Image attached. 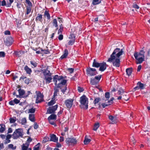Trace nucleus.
<instances>
[{"instance_id":"obj_5","label":"nucleus","mask_w":150,"mask_h":150,"mask_svg":"<svg viewBox=\"0 0 150 150\" xmlns=\"http://www.w3.org/2000/svg\"><path fill=\"white\" fill-rule=\"evenodd\" d=\"M37 98L35 100V103H38L42 102L43 100V95L41 93L40 91H36L35 92Z\"/></svg>"},{"instance_id":"obj_20","label":"nucleus","mask_w":150,"mask_h":150,"mask_svg":"<svg viewBox=\"0 0 150 150\" xmlns=\"http://www.w3.org/2000/svg\"><path fill=\"white\" fill-rule=\"evenodd\" d=\"M68 54V51L67 49H65L64 51L63 54L61 57L60 59H62L64 58H66Z\"/></svg>"},{"instance_id":"obj_48","label":"nucleus","mask_w":150,"mask_h":150,"mask_svg":"<svg viewBox=\"0 0 150 150\" xmlns=\"http://www.w3.org/2000/svg\"><path fill=\"white\" fill-rule=\"evenodd\" d=\"M52 75V74L50 72V71H47V72L44 75L45 76H45H51Z\"/></svg>"},{"instance_id":"obj_56","label":"nucleus","mask_w":150,"mask_h":150,"mask_svg":"<svg viewBox=\"0 0 150 150\" xmlns=\"http://www.w3.org/2000/svg\"><path fill=\"white\" fill-rule=\"evenodd\" d=\"M105 96L106 98L108 99L110 98V93L109 92H107L105 93Z\"/></svg>"},{"instance_id":"obj_43","label":"nucleus","mask_w":150,"mask_h":150,"mask_svg":"<svg viewBox=\"0 0 150 150\" xmlns=\"http://www.w3.org/2000/svg\"><path fill=\"white\" fill-rule=\"evenodd\" d=\"M29 144H27V146H26L24 144H23L22 146V150H27L28 146H29Z\"/></svg>"},{"instance_id":"obj_46","label":"nucleus","mask_w":150,"mask_h":150,"mask_svg":"<svg viewBox=\"0 0 150 150\" xmlns=\"http://www.w3.org/2000/svg\"><path fill=\"white\" fill-rule=\"evenodd\" d=\"M55 102L54 100H52L50 102H48V105L49 106H51L54 104Z\"/></svg>"},{"instance_id":"obj_54","label":"nucleus","mask_w":150,"mask_h":150,"mask_svg":"<svg viewBox=\"0 0 150 150\" xmlns=\"http://www.w3.org/2000/svg\"><path fill=\"white\" fill-rule=\"evenodd\" d=\"M59 35L58 37V39L59 40H61L63 38V36L62 34H59Z\"/></svg>"},{"instance_id":"obj_9","label":"nucleus","mask_w":150,"mask_h":150,"mask_svg":"<svg viewBox=\"0 0 150 150\" xmlns=\"http://www.w3.org/2000/svg\"><path fill=\"white\" fill-rule=\"evenodd\" d=\"M58 105H56L52 107H49L47 110L46 114L54 113L55 111L57 110Z\"/></svg>"},{"instance_id":"obj_29","label":"nucleus","mask_w":150,"mask_h":150,"mask_svg":"<svg viewBox=\"0 0 150 150\" xmlns=\"http://www.w3.org/2000/svg\"><path fill=\"white\" fill-rule=\"evenodd\" d=\"M132 68H127L126 69V72L128 76H129L131 75L132 72Z\"/></svg>"},{"instance_id":"obj_35","label":"nucleus","mask_w":150,"mask_h":150,"mask_svg":"<svg viewBox=\"0 0 150 150\" xmlns=\"http://www.w3.org/2000/svg\"><path fill=\"white\" fill-rule=\"evenodd\" d=\"M19 123L22 125H25L27 123L26 119L25 118H23L19 122Z\"/></svg>"},{"instance_id":"obj_42","label":"nucleus","mask_w":150,"mask_h":150,"mask_svg":"<svg viewBox=\"0 0 150 150\" xmlns=\"http://www.w3.org/2000/svg\"><path fill=\"white\" fill-rule=\"evenodd\" d=\"M30 62L31 64L33 65L34 67H35L37 66L38 64L35 62L31 61Z\"/></svg>"},{"instance_id":"obj_63","label":"nucleus","mask_w":150,"mask_h":150,"mask_svg":"<svg viewBox=\"0 0 150 150\" xmlns=\"http://www.w3.org/2000/svg\"><path fill=\"white\" fill-rule=\"evenodd\" d=\"M5 35H10L11 34L9 30H6L4 32Z\"/></svg>"},{"instance_id":"obj_51","label":"nucleus","mask_w":150,"mask_h":150,"mask_svg":"<svg viewBox=\"0 0 150 150\" xmlns=\"http://www.w3.org/2000/svg\"><path fill=\"white\" fill-rule=\"evenodd\" d=\"M10 122L11 123H14L16 121V118L15 119L13 118H10L9 119Z\"/></svg>"},{"instance_id":"obj_28","label":"nucleus","mask_w":150,"mask_h":150,"mask_svg":"<svg viewBox=\"0 0 150 150\" xmlns=\"http://www.w3.org/2000/svg\"><path fill=\"white\" fill-rule=\"evenodd\" d=\"M91 140L89 139H88L87 136H86L83 141L84 144L85 145L91 142Z\"/></svg>"},{"instance_id":"obj_55","label":"nucleus","mask_w":150,"mask_h":150,"mask_svg":"<svg viewBox=\"0 0 150 150\" xmlns=\"http://www.w3.org/2000/svg\"><path fill=\"white\" fill-rule=\"evenodd\" d=\"M5 54L4 52H0V57H4L5 56Z\"/></svg>"},{"instance_id":"obj_23","label":"nucleus","mask_w":150,"mask_h":150,"mask_svg":"<svg viewBox=\"0 0 150 150\" xmlns=\"http://www.w3.org/2000/svg\"><path fill=\"white\" fill-rule=\"evenodd\" d=\"M71 36L73 38V39L71 40H70L68 42V44L69 45H71L73 44L75 42V36L73 34L71 35Z\"/></svg>"},{"instance_id":"obj_22","label":"nucleus","mask_w":150,"mask_h":150,"mask_svg":"<svg viewBox=\"0 0 150 150\" xmlns=\"http://www.w3.org/2000/svg\"><path fill=\"white\" fill-rule=\"evenodd\" d=\"M98 81L94 78H91L90 81V83L93 85H96L98 83Z\"/></svg>"},{"instance_id":"obj_47","label":"nucleus","mask_w":150,"mask_h":150,"mask_svg":"<svg viewBox=\"0 0 150 150\" xmlns=\"http://www.w3.org/2000/svg\"><path fill=\"white\" fill-rule=\"evenodd\" d=\"M8 147L9 148L11 149H15L16 148V146L14 147H13V145L12 144H9L8 145Z\"/></svg>"},{"instance_id":"obj_27","label":"nucleus","mask_w":150,"mask_h":150,"mask_svg":"<svg viewBox=\"0 0 150 150\" xmlns=\"http://www.w3.org/2000/svg\"><path fill=\"white\" fill-rule=\"evenodd\" d=\"M45 79L46 81V83H49L52 81V78L51 76H45Z\"/></svg>"},{"instance_id":"obj_14","label":"nucleus","mask_w":150,"mask_h":150,"mask_svg":"<svg viewBox=\"0 0 150 150\" xmlns=\"http://www.w3.org/2000/svg\"><path fill=\"white\" fill-rule=\"evenodd\" d=\"M112 62L114 66L117 67H119L120 66V59L119 58H116Z\"/></svg>"},{"instance_id":"obj_12","label":"nucleus","mask_w":150,"mask_h":150,"mask_svg":"<svg viewBox=\"0 0 150 150\" xmlns=\"http://www.w3.org/2000/svg\"><path fill=\"white\" fill-rule=\"evenodd\" d=\"M74 99H67L65 100L64 104L67 108L68 109H70L72 107Z\"/></svg>"},{"instance_id":"obj_15","label":"nucleus","mask_w":150,"mask_h":150,"mask_svg":"<svg viewBox=\"0 0 150 150\" xmlns=\"http://www.w3.org/2000/svg\"><path fill=\"white\" fill-rule=\"evenodd\" d=\"M99 70L101 71H105L107 67V64L105 62H103L100 63V66L99 67Z\"/></svg>"},{"instance_id":"obj_24","label":"nucleus","mask_w":150,"mask_h":150,"mask_svg":"<svg viewBox=\"0 0 150 150\" xmlns=\"http://www.w3.org/2000/svg\"><path fill=\"white\" fill-rule=\"evenodd\" d=\"M24 69L27 74H30L32 71L31 69L29 68L28 66H25L24 67Z\"/></svg>"},{"instance_id":"obj_18","label":"nucleus","mask_w":150,"mask_h":150,"mask_svg":"<svg viewBox=\"0 0 150 150\" xmlns=\"http://www.w3.org/2000/svg\"><path fill=\"white\" fill-rule=\"evenodd\" d=\"M100 63L98 62L95 59L93 60L92 64V67L96 68H98L100 66Z\"/></svg>"},{"instance_id":"obj_37","label":"nucleus","mask_w":150,"mask_h":150,"mask_svg":"<svg viewBox=\"0 0 150 150\" xmlns=\"http://www.w3.org/2000/svg\"><path fill=\"white\" fill-rule=\"evenodd\" d=\"M60 88L61 89L62 92L63 93V94H64L67 89V85H66L65 86H63L62 87H61V88Z\"/></svg>"},{"instance_id":"obj_17","label":"nucleus","mask_w":150,"mask_h":150,"mask_svg":"<svg viewBox=\"0 0 150 150\" xmlns=\"http://www.w3.org/2000/svg\"><path fill=\"white\" fill-rule=\"evenodd\" d=\"M109 119L111 120L112 124H116L117 122V118L115 117H114L112 115H110L109 116Z\"/></svg>"},{"instance_id":"obj_49","label":"nucleus","mask_w":150,"mask_h":150,"mask_svg":"<svg viewBox=\"0 0 150 150\" xmlns=\"http://www.w3.org/2000/svg\"><path fill=\"white\" fill-rule=\"evenodd\" d=\"M77 89L78 91L80 93L83 92L84 90L83 88L80 86L78 87Z\"/></svg>"},{"instance_id":"obj_10","label":"nucleus","mask_w":150,"mask_h":150,"mask_svg":"<svg viewBox=\"0 0 150 150\" xmlns=\"http://www.w3.org/2000/svg\"><path fill=\"white\" fill-rule=\"evenodd\" d=\"M137 64H141V52H135L134 54Z\"/></svg>"},{"instance_id":"obj_7","label":"nucleus","mask_w":150,"mask_h":150,"mask_svg":"<svg viewBox=\"0 0 150 150\" xmlns=\"http://www.w3.org/2000/svg\"><path fill=\"white\" fill-rule=\"evenodd\" d=\"M66 142L69 145H74L76 144L77 143L76 139L73 138H68L66 139Z\"/></svg>"},{"instance_id":"obj_13","label":"nucleus","mask_w":150,"mask_h":150,"mask_svg":"<svg viewBox=\"0 0 150 150\" xmlns=\"http://www.w3.org/2000/svg\"><path fill=\"white\" fill-rule=\"evenodd\" d=\"M63 79V77L62 76H59L57 75H55L53 78V81L55 85L56 86L57 85V81H60Z\"/></svg>"},{"instance_id":"obj_31","label":"nucleus","mask_w":150,"mask_h":150,"mask_svg":"<svg viewBox=\"0 0 150 150\" xmlns=\"http://www.w3.org/2000/svg\"><path fill=\"white\" fill-rule=\"evenodd\" d=\"M29 119L31 121L34 122L35 121L34 115L33 114H30L29 115Z\"/></svg>"},{"instance_id":"obj_38","label":"nucleus","mask_w":150,"mask_h":150,"mask_svg":"<svg viewBox=\"0 0 150 150\" xmlns=\"http://www.w3.org/2000/svg\"><path fill=\"white\" fill-rule=\"evenodd\" d=\"M99 127V124L98 123H97L95 124L93 130L96 131Z\"/></svg>"},{"instance_id":"obj_64","label":"nucleus","mask_w":150,"mask_h":150,"mask_svg":"<svg viewBox=\"0 0 150 150\" xmlns=\"http://www.w3.org/2000/svg\"><path fill=\"white\" fill-rule=\"evenodd\" d=\"M6 5V1L5 0H3L1 2V5L4 6Z\"/></svg>"},{"instance_id":"obj_61","label":"nucleus","mask_w":150,"mask_h":150,"mask_svg":"<svg viewBox=\"0 0 150 150\" xmlns=\"http://www.w3.org/2000/svg\"><path fill=\"white\" fill-rule=\"evenodd\" d=\"M30 81V80L28 78H26V79H25V83L28 84L29 83Z\"/></svg>"},{"instance_id":"obj_39","label":"nucleus","mask_w":150,"mask_h":150,"mask_svg":"<svg viewBox=\"0 0 150 150\" xmlns=\"http://www.w3.org/2000/svg\"><path fill=\"white\" fill-rule=\"evenodd\" d=\"M40 143H38L35 145L33 148V150H39Z\"/></svg>"},{"instance_id":"obj_44","label":"nucleus","mask_w":150,"mask_h":150,"mask_svg":"<svg viewBox=\"0 0 150 150\" xmlns=\"http://www.w3.org/2000/svg\"><path fill=\"white\" fill-rule=\"evenodd\" d=\"M27 12L26 13V14L27 15H28L31 12V7H27Z\"/></svg>"},{"instance_id":"obj_21","label":"nucleus","mask_w":150,"mask_h":150,"mask_svg":"<svg viewBox=\"0 0 150 150\" xmlns=\"http://www.w3.org/2000/svg\"><path fill=\"white\" fill-rule=\"evenodd\" d=\"M50 141L56 142L58 141V138L56 137L55 135L52 134L50 136Z\"/></svg>"},{"instance_id":"obj_41","label":"nucleus","mask_w":150,"mask_h":150,"mask_svg":"<svg viewBox=\"0 0 150 150\" xmlns=\"http://www.w3.org/2000/svg\"><path fill=\"white\" fill-rule=\"evenodd\" d=\"M53 25L55 27H58L57 20L56 19H54L53 20Z\"/></svg>"},{"instance_id":"obj_19","label":"nucleus","mask_w":150,"mask_h":150,"mask_svg":"<svg viewBox=\"0 0 150 150\" xmlns=\"http://www.w3.org/2000/svg\"><path fill=\"white\" fill-rule=\"evenodd\" d=\"M42 15L40 14L39 13H38V14L36 18L35 21L36 22L39 21L41 23H42Z\"/></svg>"},{"instance_id":"obj_30","label":"nucleus","mask_w":150,"mask_h":150,"mask_svg":"<svg viewBox=\"0 0 150 150\" xmlns=\"http://www.w3.org/2000/svg\"><path fill=\"white\" fill-rule=\"evenodd\" d=\"M145 52L143 50H141V63L145 60Z\"/></svg>"},{"instance_id":"obj_52","label":"nucleus","mask_w":150,"mask_h":150,"mask_svg":"<svg viewBox=\"0 0 150 150\" xmlns=\"http://www.w3.org/2000/svg\"><path fill=\"white\" fill-rule=\"evenodd\" d=\"M41 51H45V52H44V54H49L50 53V52L48 50V49H47V50H45V49H44V50H43V49H42V48H41Z\"/></svg>"},{"instance_id":"obj_58","label":"nucleus","mask_w":150,"mask_h":150,"mask_svg":"<svg viewBox=\"0 0 150 150\" xmlns=\"http://www.w3.org/2000/svg\"><path fill=\"white\" fill-rule=\"evenodd\" d=\"M63 31V29H62V28H59V29L58 30V34H62V33Z\"/></svg>"},{"instance_id":"obj_6","label":"nucleus","mask_w":150,"mask_h":150,"mask_svg":"<svg viewBox=\"0 0 150 150\" xmlns=\"http://www.w3.org/2000/svg\"><path fill=\"white\" fill-rule=\"evenodd\" d=\"M86 71L87 74L91 76L96 75L98 74V73L95 69L91 68L90 67L87 68Z\"/></svg>"},{"instance_id":"obj_59","label":"nucleus","mask_w":150,"mask_h":150,"mask_svg":"<svg viewBox=\"0 0 150 150\" xmlns=\"http://www.w3.org/2000/svg\"><path fill=\"white\" fill-rule=\"evenodd\" d=\"M68 70L70 73H72L74 72V69L72 68H69L68 69Z\"/></svg>"},{"instance_id":"obj_62","label":"nucleus","mask_w":150,"mask_h":150,"mask_svg":"<svg viewBox=\"0 0 150 150\" xmlns=\"http://www.w3.org/2000/svg\"><path fill=\"white\" fill-rule=\"evenodd\" d=\"M26 3L29 5V7H32V4L30 1L29 0L26 2Z\"/></svg>"},{"instance_id":"obj_3","label":"nucleus","mask_w":150,"mask_h":150,"mask_svg":"<svg viewBox=\"0 0 150 150\" xmlns=\"http://www.w3.org/2000/svg\"><path fill=\"white\" fill-rule=\"evenodd\" d=\"M80 102L81 107L85 109L88 108V99L85 95H83L80 98Z\"/></svg>"},{"instance_id":"obj_53","label":"nucleus","mask_w":150,"mask_h":150,"mask_svg":"<svg viewBox=\"0 0 150 150\" xmlns=\"http://www.w3.org/2000/svg\"><path fill=\"white\" fill-rule=\"evenodd\" d=\"M35 112V108H32L29 110V112L33 113H34Z\"/></svg>"},{"instance_id":"obj_33","label":"nucleus","mask_w":150,"mask_h":150,"mask_svg":"<svg viewBox=\"0 0 150 150\" xmlns=\"http://www.w3.org/2000/svg\"><path fill=\"white\" fill-rule=\"evenodd\" d=\"M5 126L3 124L0 125V132H3L5 130Z\"/></svg>"},{"instance_id":"obj_11","label":"nucleus","mask_w":150,"mask_h":150,"mask_svg":"<svg viewBox=\"0 0 150 150\" xmlns=\"http://www.w3.org/2000/svg\"><path fill=\"white\" fill-rule=\"evenodd\" d=\"M5 45L8 46H11L13 41V38L11 36H8L4 40Z\"/></svg>"},{"instance_id":"obj_34","label":"nucleus","mask_w":150,"mask_h":150,"mask_svg":"<svg viewBox=\"0 0 150 150\" xmlns=\"http://www.w3.org/2000/svg\"><path fill=\"white\" fill-rule=\"evenodd\" d=\"M141 88V82L139 81L137 83V86L134 88V91L137 90Z\"/></svg>"},{"instance_id":"obj_57","label":"nucleus","mask_w":150,"mask_h":150,"mask_svg":"<svg viewBox=\"0 0 150 150\" xmlns=\"http://www.w3.org/2000/svg\"><path fill=\"white\" fill-rule=\"evenodd\" d=\"M39 127V126L37 124V123L35 122L34 123V129H36Z\"/></svg>"},{"instance_id":"obj_50","label":"nucleus","mask_w":150,"mask_h":150,"mask_svg":"<svg viewBox=\"0 0 150 150\" xmlns=\"http://www.w3.org/2000/svg\"><path fill=\"white\" fill-rule=\"evenodd\" d=\"M15 54L18 57H19L21 56V51H16L15 52Z\"/></svg>"},{"instance_id":"obj_8","label":"nucleus","mask_w":150,"mask_h":150,"mask_svg":"<svg viewBox=\"0 0 150 150\" xmlns=\"http://www.w3.org/2000/svg\"><path fill=\"white\" fill-rule=\"evenodd\" d=\"M19 96H21V97L26 98L31 93L30 91H27V93H25V91L23 89L20 88L18 90Z\"/></svg>"},{"instance_id":"obj_60","label":"nucleus","mask_w":150,"mask_h":150,"mask_svg":"<svg viewBox=\"0 0 150 150\" xmlns=\"http://www.w3.org/2000/svg\"><path fill=\"white\" fill-rule=\"evenodd\" d=\"M13 101L14 102L15 104H18L20 102V100L17 99L16 98H15L13 100Z\"/></svg>"},{"instance_id":"obj_45","label":"nucleus","mask_w":150,"mask_h":150,"mask_svg":"<svg viewBox=\"0 0 150 150\" xmlns=\"http://www.w3.org/2000/svg\"><path fill=\"white\" fill-rule=\"evenodd\" d=\"M101 76L102 75H101L96 76L95 77L94 79L98 81V82H99L101 78Z\"/></svg>"},{"instance_id":"obj_4","label":"nucleus","mask_w":150,"mask_h":150,"mask_svg":"<svg viewBox=\"0 0 150 150\" xmlns=\"http://www.w3.org/2000/svg\"><path fill=\"white\" fill-rule=\"evenodd\" d=\"M118 95L120 96L118 97L117 98V99L118 100H121L122 98V99L126 101H127L128 100V98L126 97L127 96V95L126 93L125 94L124 93V91L123 90L122 88H120L119 90L117 92Z\"/></svg>"},{"instance_id":"obj_16","label":"nucleus","mask_w":150,"mask_h":150,"mask_svg":"<svg viewBox=\"0 0 150 150\" xmlns=\"http://www.w3.org/2000/svg\"><path fill=\"white\" fill-rule=\"evenodd\" d=\"M67 80L66 79H62L61 82L58 83L57 85V87L61 88L62 86H65L67 83Z\"/></svg>"},{"instance_id":"obj_40","label":"nucleus","mask_w":150,"mask_h":150,"mask_svg":"<svg viewBox=\"0 0 150 150\" xmlns=\"http://www.w3.org/2000/svg\"><path fill=\"white\" fill-rule=\"evenodd\" d=\"M100 100V98H96L94 101V103L95 104L98 103L99 102Z\"/></svg>"},{"instance_id":"obj_2","label":"nucleus","mask_w":150,"mask_h":150,"mask_svg":"<svg viewBox=\"0 0 150 150\" xmlns=\"http://www.w3.org/2000/svg\"><path fill=\"white\" fill-rule=\"evenodd\" d=\"M24 135L22 129H16L12 135V138L14 139H17L19 137H23Z\"/></svg>"},{"instance_id":"obj_26","label":"nucleus","mask_w":150,"mask_h":150,"mask_svg":"<svg viewBox=\"0 0 150 150\" xmlns=\"http://www.w3.org/2000/svg\"><path fill=\"white\" fill-rule=\"evenodd\" d=\"M57 115L54 114H52L48 118V120L50 121L51 120H56L57 119Z\"/></svg>"},{"instance_id":"obj_32","label":"nucleus","mask_w":150,"mask_h":150,"mask_svg":"<svg viewBox=\"0 0 150 150\" xmlns=\"http://www.w3.org/2000/svg\"><path fill=\"white\" fill-rule=\"evenodd\" d=\"M101 0H93L92 4L93 5H96L100 4L101 2Z\"/></svg>"},{"instance_id":"obj_1","label":"nucleus","mask_w":150,"mask_h":150,"mask_svg":"<svg viewBox=\"0 0 150 150\" xmlns=\"http://www.w3.org/2000/svg\"><path fill=\"white\" fill-rule=\"evenodd\" d=\"M123 52L122 49L120 50V48H116L114 50L108 61L111 62L116 58H119L120 57L122 54Z\"/></svg>"},{"instance_id":"obj_25","label":"nucleus","mask_w":150,"mask_h":150,"mask_svg":"<svg viewBox=\"0 0 150 150\" xmlns=\"http://www.w3.org/2000/svg\"><path fill=\"white\" fill-rule=\"evenodd\" d=\"M57 87L54 88V95L53 96V98H55L56 96H57V94L59 93V89H58V88L57 87Z\"/></svg>"},{"instance_id":"obj_36","label":"nucleus","mask_w":150,"mask_h":150,"mask_svg":"<svg viewBox=\"0 0 150 150\" xmlns=\"http://www.w3.org/2000/svg\"><path fill=\"white\" fill-rule=\"evenodd\" d=\"M44 16L45 17H47V19L48 20H50V14L49 13L48 11H46L45 12Z\"/></svg>"}]
</instances>
